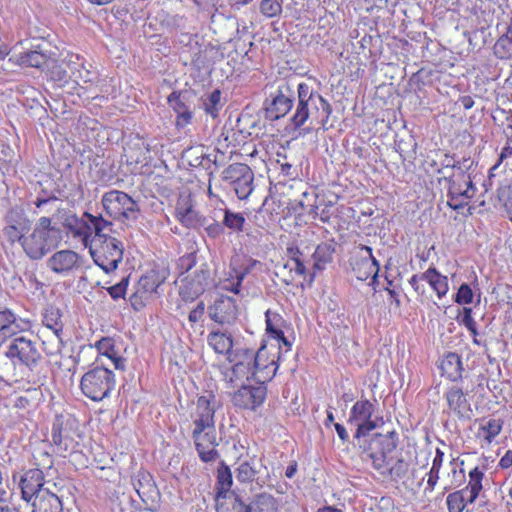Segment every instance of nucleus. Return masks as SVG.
<instances>
[{
	"mask_svg": "<svg viewBox=\"0 0 512 512\" xmlns=\"http://www.w3.org/2000/svg\"><path fill=\"white\" fill-rule=\"evenodd\" d=\"M66 235L79 240L89 249L94 263L105 273L118 268L123 260L124 245L112 235L110 226H65Z\"/></svg>",
	"mask_w": 512,
	"mask_h": 512,
	"instance_id": "nucleus-1",
	"label": "nucleus"
},
{
	"mask_svg": "<svg viewBox=\"0 0 512 512\" xmlns=\"http://www.w3.org/2000/svg\"><path fill=\"white\" fill-rule=\"evenodd\" d=\"M296 105L290 118V125L299 135L310 133L315 128L327 130L332 113L331 104L308 83L301 82L296 87Z\"/></svg>",
	"mask_w": 512,
	"mask_h": 512,
	"instance_id": "nucleus-2",
	"label": "nucleus"
},
{
	"mask_svg": "<svg viewBox=\"0 0 512 512\" xmlns=\"http://www.w3.org/2000/svg\"><path fill=\"white\" fill-rule=\"evenodd\" d=\"M217 401L214 395H202L197 398L195 412L192 414L194 429L192 439L200 460L212 463L220 458L216 449L219 445L215 429Z\"/></svg>",
	"mask_w": 512,
	"mask_h": 512,
	"instance_id": "nucleus-3",
	"label": "nucleus"
},
{
	"mask_svg": "<svg viewBox=\"0 0 512 512\" xmlns=\"http://www.w3.org/2000/svg\"><path fill=\"white\" fill-rule=\"evenodd\" d=\"M266 354V345H262L257 352L249 348H237L228 356L233 363L232 373L237 379L246 378L268 382L273 379L277 372L274 358L270 363H263Z\"/></svg>",
	"mask_w": 512,
	"mask_h": 512,
	"instance_id": "nucleus-4",
	"label": "nucleus"
},
{
	"mask_svg": "<svg viewBox=\"0 0 512 512\" xmlns=\"http://www.w3.org/2000/svg\"><path fill=\"white\" fill-rule=\"evenodd\" d=\"M362 454L371 461L372 467L377 471L385 469L394 460L399 445V434L395 431L387 433H374L357 440Z\"/></svg>",
	"mask_w": 512,
	"mask_h": 512,
	"instance_id": "nucleus-5",
	"label": "nucleus"
},
{
	"mask_svg": "<svg viewBox=\"0 0 512 512\" xmlns=\"http://www.w3.org/2000/svg\"><path fill=\"white\" fill-rule=\"evenodd\" d=\"M62 241L56 226H23L22 247L32 260H40Z\"/></svg>",
	"mask_w": 512,
	"mask_h": 512,
	"instance_id": "nucleus-6",
	"label": "nucleus"
},
{
	"mask_svg": "<svg viewBox=\"0 0 512 512\" xmlns=\"http://www.w3.org/2000/svg\"><path fill=\"white\" fill-rule=\"evenodd\" d=\"M115 387L114 372L99 364L84 373L80 380L82 394L94 402L110 397Z\"/></svg>",
	"mask_w": 512,
	"mask_h": 512,
	"instance_id": "nucleus-7",
	"label": "nucleus"
},
{
	"mask_svg": "<svg viewBox=\"0 0 512 512\" xmlns=\"http://www.w3.org/2000/svg\"><path fill=\"white\" fill-rule=\"evenodd\" d=\"M5 356L12 363L24 365L30 371H34L43 360L37 342L30 337L18 334L12 337Z\"/></svg>",
	"mask_w": 512,
	"mask_h": 512,
	"instance_id": "nucleus-8",
	"label": "nucleus"
},
{
	"mask_svg": "<svg viewBox=\"0 0 512 512\" xmlns=\"http://www.w3.org/2000/svg\"><path fill=\"white\" fill-rule=\"evenodd\" d=\"M106 213L115 221H137L139 207L127 193L119 190L106 192L102 197Z\"/></svg>",
	"mask_w": 512,
	"mask_h": 512,
	"instance_id": "nucleus-9",
	"label": "nucleus"
},
{
	"mask_svg": "<svg viewBox=\"0 0 512 512\" xmlns=\"http://www.w3.org/2000/svg\"><path fill=\"white\" fill-rule=\"evenodd\" d=\"M295 95L296 90L291 87L289 82H281L263 103L265 119L276 121L286 116L293 108Z\"/></svg>",
	"mask_w": 512,
	"mask_h": 512,
	"instance_id": "nucleus-10",
	"label": "nucleus"
},
{
	"mask_svg": "<svg viewBox=\"0 0 512 512\" xmlns=\"http://www.w3.org/2000/svg\"><path fill=\"white\" fill-rule=\"evenodd\" d=\"M86 259L71 249H62L53 253L47 260V268L60 277H69L85 268Z\"/></svg>",
	"mask_w": 512,
	"mask_h": 512,
	"instance_id": "nucleus-11",
	"label": "nucleus"
},
{
	"mask_svg": "<svg viewBox=\"0 0 512 512\" xmlns=\"http://www.w3.org/2000/svg\"><path fill=\"white\" fill-rule=\"evenodd\" d=\"M164 282L160 273L151 269L140 277L135 285V291L129 298L130 305L135 311L142 310L147 302L157 293L158 287Z\"/></svg>",
	"mask_w": 512,
	"mask_h": 512,
	"instance_id": "nucleus-12",
	"label": "nucleus"
},
{
	"mask_svg": "<svg viewBox=\"0 0 512 512\" xmlns=\"http://www.w3.org/2000/svg\"><path fill=\"white\" fill-rule=\"evenodd\" d=\"M375 405L368 399H361L354 403L350 410L348 423L357 426L354 438L360 440L376 429L377 424L372 419Z\"/></svg>",
	"mask_w": 512,
	"mask_h": 512,
	"instance_id": "nucleus-13",
	"label": "nucleus"
},
{
	"mask_svg": "<svg viewBox=\"0 0 512 512\" xmlns=\"http://www.w3.org/2000/svg\"><path fill=\"white\" fill-rule=\"evenodd\" d=\"M68 491L64 479L57 480V488L40 491L29 503L32 512H63V498Z\"/></svg>",
	"mask_w": 512,
	"mask_h": 512,
	"instance_id": "nucleus-14",
	"label": "nucleus"
},
{
	"mask_svg": "<svg viewBox=\"0 0 512 512\" xmlns=\"http://www.w3.org/2000/svg\"><path fill=\"white\" fill-rule=\"evenodd\" d=\"M196 94L191 89L173 91L167 98L170 107L177 114L176 125L184 128L191 123L195 108Z\"/></svg>",
	"mask_w": 512,
	"mask_h": 512,
	"instance_id": "nucleus-15",
	"label": "nucleus"
},
{
	"mask_svg": "<svg viewBox=\"0 0 512 512\" xmlns=\"http://www.w3.org/2000/svg\"><path fill=\"white\" fill-rule=\"evenodd\" d=\"M22 499L30 502L40 491L57 488V481L45 480L40 468H32L25 471L19 480Z\"/></svg>",
	"mask_w": 512,
	"mask_h": 512,
	"instance_id": "nucleus-16",
	"label": "nucleus"
},
{
	"mask_svg": "<svg viewBox=\"0 0 512 512\" xmlns=\"http://www.w3.org/2000/svg\"><path fill=\"white\" fill-rule=\"evenodd\" d=\"M446 401L447 409L443 413L454 415L460 421H468L473 416L471 403L467 398V393L458 386H451L446 389L443 395Z\"/></svg>",
	"mask_w": 512,
	"mask_h": 512,
	"instance_id": "nucleus-17",
	"label": "nucleus"
},
{
	"mask_svg": "<svg viewBox=\"0 0 512 512\" xmlns=\"http://www.w3.org/2000/svg\"><path fill=\"white\" fill-rule=\"evenodd\" d=\"M350 265L358 280L365 281L372 277V283H375L379 272V262L372 254V248L361 246L359 251L351 258Z\"/></svg>",
	"mask_w": 512,
	"mask_h": 512,
	"instance_id": "nucleus-18",
	"label": "nucleus"
},
{
	"mask_svg": "<svg viewBox=\"0 0 512 512\" xmlns=\"http://www.w3.org/2000/svg\"><path fill=\"white\" fill-rule=\"evenodd\" d=\"M266 382L256 381V385H243L233 395L232 402L236 407L256 410L266 399Z\"/></svg>",
	"mask_w": 512,
	"mask_h": 512,
	"instance_id": "nucleus-19",
	"label": "nucleus"
},
{
	"mask_svg": "<svg viewBox=\"0 0 512 512\" xmlns=\"http://www.w3.org/2000/svg\"><path fill=\"white\" fill-rule=\"evenodd\" d=\"M210 319L220 325H232L238 317L236 299L226 295H220L212 305L208 307Z\"/></svg>",
	"mask_w": 512,
	"mask_h": 512,
	"instance_id": "nucleus-20",
	"label": "nucleus"
},
{
	"mask_svg": "<svg viewBox=\"0 0 512 512\" xmlns=\"http://www.w3.org/2000/svg\"><path fill=\"white\" fill-rule=\"evenodd\" d=\"M132 485L146 505H154L159 499V490L152 475L146 470H139L132 476Z\"/></svg>",
	"mask_w": 512,
	"mask_h": 512,
	"instance_id": "nucleus-21",
	"label": "nucleus"
},
{
	"mask_svg": "<svg viewBox=\"0 0 512 512\" xmlns=\"http://www.w3.org/2000/svg\"><path fill=\"white\" fill-rule=\"evenodd\" d=\"M46 43L33 45L31 49L11 57L10 61L24 67L43 68L50 60V53Z\"/></svg>",
	"mask_w": 512,
	"mask_h": 512,
	"instance_id": "nucleus-22",
	"label": "nucleus"
},
{
	"mask_svg": "<svg viewBox=\"0 0 512 512\" xmlns=\"http://www.w3.org/2000/svg\"><path fill=\"white\" fill-rule=\"evenodd\" d=\"M268 477L267 468L262 464L261 460L251 458L243 461L236 469V479L241 483L256 481L262 485Z\"/></svg>",
	"mask_w": 512,
	"mask_h": 512,
	"instance_id": "nucleus-23",
	"label": "nucleus"
},
{
	"mask_svg": "<svg viewBox=\"0 0 512 512\" xmlns=\"http://www.w3.org/2000/svg\"><path fill=\"white\" fill-rule=\"evenodd\" d=\"M441 374L452 382H459L463 379V362L459 354L455 352L447 353L440 364Z\"/></svg>",
	"mask_w": 512,
	"mask_h": 512,
	"instance_id": "nucleus-24",
	"label": "nucleus"
},
{
	"mask_svg": "<svg viewBox=\"0 0 512 512\" xmlns=\"http://www.w3.org/2000/svg\"><path fill=\"white\" fill-rule=\"evenodd\" d=\"M175 214L177 219L183 224L198 223L201 221L199 213L195 210L190 195L180 196L177 201Z\"/></svg>",
	"mask_w": 512,
	"mask_h": 512,
	"instance_id": "nucleus-25",
	"label": "nucleus"
},
{
	"mask_svg": "<svg viewBox=\"0 0 512 512\" xmlns=\"http://www.w3.org/2000/svg\"><path fill=\"white\" fill-rule=\"evenodd\" d=\"M336 243L332 240L331 242H325L319 244L313 255V269L315 271H322L326 265L333 261V254L335 253Z\"/></svg>",
	"mask_w": 512,
	"mask_h": 512,
	"instance_id": "nucleus-26",
	"label": "nucleus"
},
{
	"mask_svg": "<svg viewBox=\"0 0 512 512\" xmlns=\"http://www.w3.org/2000/svg\"><path fill=\"white\" fill-rule=\"evenodd\" d=\"M409 470V463L405 460L401 452L394 455V460L388 464L385 469L377 470L382 476L389 477L391 480L398 481L404 478Z\"/></svg>",
	"mask_w": 512,
	"mask_h": 512,
	"instance_id": "nucleus-27",
	"label": "nucleus"
},
{
	"mask_svg": "<svg viewBox=\"0 0 512 512\" xmlns=\"http://www.w3.org/2000/svg\"><path fill=\"white\" fill-rule=\"evenodd\" d=\"M216 510L217 512H250L249 504H246L235 492L216 499Z\"/></svg>",
	"mask_w": 512,
	"mask_h": 512,
	"instance_id": "nucleus-28",
	"label": "nucleus"
},
{
	"mask_svg": "<svg viewBox=\"0 0 512 512\" xmlns=\"http://www.w3.org/2000/svg\"><path fill=\"white\" fill-rule=\"evenodd\" d=\"M208 345L218 354L232 353L233 340L231 335H228L219 330L211 331L207 336Z\"/></svg>",
	"mask_w": 512,
	"mask_h": 512,
	"instance_id": "nucleus-29",
	"label": "nucleus"
},
{
	"mask_svg": "<svg viewBox=\"0 0 512 512\" xmlns=\"http://www.w3.org/2000/svg\"><path fill=\"white\" fill-rule=\"evenodd\" d=\"M61 317L62 314L59 308L49 306L43 313L42 323L55 334L59 341L62 342L60 337L61 333L63 332V323L61 321Z\"/></svg>",
	"mask_w": 512,
	"mask_h": 512,
	"instance_id": "nucleus-30",
	"label": "nucleus"
},
{
	"mask_svg": "<svg viewBox=\"0 0 512 512\" xmlns=\"http://www.w3.org/2000/svg\"><path fill=\"white\" fill-rule=\"evenodd\" d=\"M233 484L232 473L230 468L222 462L217 469L216 481V499L231 494V486Z\"/></svg>",
	"mask_w": 512,
	"mask_h": 512,
	"instance_id": "nucleus-31",
	"label": "nucleus"
},
{
	"mask_svg": "<svg viewBox=\"0 0 512 512\" xmlns=\"http://www.w3.org/2000/svg\"><path fill=\"white\" fill-rule=\"evenodd\" d=\"M51 437L53 444L57 447L58 452H66L70 449L73 439L68 432L63 429V423L59 420L55 421L51 429Z\"/></svg>",
	"mask_w": 512,
	"mask_h": 512,
	"instance_id": "nucleus-32",
	"label": "nucleus"
},
{
	"mask_svg": "<svg viewBox=\"0 0 512 512\" xmlns=\"http://www.w3.org/2000/svg\"><path fill=\"white\" fill-rule=\"evenodd\" d=\"M250 512H277V502L275 498L268 493L257 494L249 503Z\"/></svg>",
	"mask_w": 512,
	"mask_h": 512,
	"instance_id": "nucleus-33",
	"label": "nucleus"
},
{
	"mask_svg": "<svg viewBox=\"0 0 512 512\" xmlns=\"http://www.w3.org/2000/svg\"><path fill=\"white\" fill-rule=\"evenodd\" d=\"M483 477L484 473L479 469V467H474L469 472V483L464 489H467L468 501L470 503H473L479 496V493L482 490Z\"/></svg>",
	"mask_w": 512,
	"mask_h": 512,
	"instance_id": "nucleus-34",
	"label": "nucleus"
},
{
	"mask_svg": "<svg viewBox=\"0 0 512 512\" xmlns=\"http://www.w3.org/2000/svg\"><path fill=\"white\" fill-rule=\"evenodd\" d=\"M67 64L68 63H55L49 69V77L58 87H64L72 78V73L68 66H66Z\"/></svg>",
	"mask_w": 512,
	"mask_h": 512,
	"instance_id": "nucleus-35",
	"label": "nucleus"
},
{
	"mask_svg": "<svg viewBox=\"0 0 512 512\" xmlns=\"http://www.w3.org/2000/svg\"><path fill=\"white\" fill-rule=\"evenodd\" d=\"M417 142L413 136L408 135L395 141V150L403 160L414 159L416 156Z\"/></svg>",
	"mask_w": 512,
	"mask_h": 512,
	"instance_id": "nucleus-36",
	"label": "nucleus"
},
{
	"mask_svg": "<svg viewBox=\"0 0 512 512\" xmlns=\"http://www.w3.org/2000/svg\"><path fill=\"white\" fill-rule=\"evenodd\" d=\"M502 427L503 421L501 419H489L485 424L481 425L478 435L483 437L487 444H491L502 431Z\"/></svg>",
	"mask_w": 512,
	"mask_h": 512,
	"instance_id": "nucleus-37",
	"label": "nucleus"
},
{
	"mask_svg": "<svg viewBox=\"0 0 512 512\" xmlns=\"http://www.w3.org/2000/svg\"><path fill=\"white\" fill-rule=\"evenodd\" d=\"M266 318V331L270 337L275 340H280L283 337V331L281 329V324L283 323V318L281 315L275 312H271L267 310L265 313Z\"/></svg>",
	"mask_w": 512,
	"mask_h": 512,
	"instance_id": "nucleus-38",
	"label": "nucleus"
},
{
	"mask_svg": "<svg viewBox=\"0 0 512 512\" xmlns=\"http://www.w3.org/2000/svg\"><path fill=\"white\" fill-rule=\"evenodd\" d=\"M253 180L254 174L250 171L244 177L232 184L229 189L233 190L239 199H246L253 191Z\"/></svg>",
	"mask_w": 512,
	"mask_h": 512,
	"instance_id": "nucleus-39",
	"label": "nucleus"
},
{
	"mask_svg": "<svg viewBox=\"0 0 512 512\" xmlns=\"http://www.w3.org/2000/svg\"><path fill=\"white\" fill-rule=\"evenodd\" d=\"M250 171L252 170L247 164L233 163L223 171V180L228 182L229 186H231Z\"/></svg>",
	"mask_w": 512,
	"mask_h": 512,
	"instance_id": "nucleus-40",
	"label": "nucleus"
},
{
	"mask_svg": "<svg viewBox=\"0 0 512 512\" xmlns=\"http://www.w3.org/2000/svg\"><path fill=\"white\" fill-rule=\"evenodd\" d=\"M446 503L449 512H463L468 501L467 489H461L450 493L447 496Z\"/></svg>",
	"mask_w": 512,
	"mask_h": 512,
	"instance_id": "nucleus-41",
	"label": "nucleus"
},
{
	"mask_svg": "<svg viewBox=\"0 0 512 512\" xmlns=\"http://www.w3.org/2000/svg\"><path fill=\"white\" fill-rule=\"evenodd\" d=\"M205 288L201 280L195 282V280L188 281L182 285L179 291V295L185 302H192L198 296L204 292Z\"/></svg>",
	"mask_w": 512,
	"mask_h": 512,
	"instance_id": "nucleus-42",
	"label": "nucleus"
},
{
	"mask_svg": "<svg viewBox=\"0 0 512 512\" xmlns=\"http://www.w3.org/2000/svg\"><path fill=\"white\" fill-rule=\"evenodd\" d=\"M58 190L48 192L44 189L41 190L36 200L34 201V205L37 209H42L46 206H52V209L57 212H62L60 207L58 206V197L56 193Z\"/></svg>",
	"mask_w": 512,
	"mask_h": 512,
	"instance_id": "nucleus-43",
	"label": "nucleus"
},
{
	"mask_svg": "<svg viewBox=\"0 0 512 512\" xmlns=\"http://www.w3.org/2000/svg\"><path fill=\"white\" fill-rule=\"evenodd\" d=\"M70 72L72 73L71 80L80 85V83H92L94 79V73L86 69L82 64L74 63L73 65L67 64Z\"/></svg>",
	"mask_w": 512,
	"mask_h": 512,
	"instance_id": "nucleus-44",
	"label": "nucleus"
},
{
	"mask_svg": "<svg viewBox=\"0 0 512 512\" xmlns=\"http://www.w3.org/2000/svg\"><path fill=\"white\" fill-rule=\"evenodd\" d=\"M283 0H261L259 11L266 18H278L283 11Z\"/></svg>",
	"mask_w": 512,
	"mask_h": 512,
	"instance_id": "nucleus-45",
	"label": "nucleus"
},
{
	"mask_svg": "<svg viewBox=\"0 0 512 512\" xmlns=\"http://www.w3.org/2000/svg\"><path fill=\"white\" fill-rule=\"evenodd\" d=\"M204 110L207 114L213 118L218 116L219 110L221 109V91L215 89L203 100Z\"/></svg>",
	"mask_w": 512,
	"mask_h": 512,
	"instance_id": "nucleus-46",
	"label": "nucleus"
},
{
	"mask_svg": "<svg viewBox=\"0 0 512 512\" xmlns=\"http://www.w3.org/2000/svg\"><path fill=\"white\" fill-rule=\"evenodd\" d=\"M439 184L445 182L448 184V195L464 196L467 198V190H464L463 181L460 182L454 178L453 174L438 178Z\"/></svg>",
	"mask_w": 512,
	"mask_h": 512,
	"instance_id": "nucleus-47",
	"label": "nucleus"
},
{
	"mask_svg": "<svg viewBox=\"0 0 512 512\" xmlns=\"http://www.w3.org/2000/svg\"><path fill=\"white\" fill-rule=\"evenodd\" d=\"M494 53L501 59L509 58L512 53V39L507 35L500 37L494 45Z\"/></svg>",
	"mask_w": 512,
	"mask_h": 512,
	"instance_id": "nucleus-48",
	"label": "nucleus"
},
{
	"mask_svg": "<svg viewBox=\"0 0 512 512\" xmlns=\"http://www.w3.org/2000/svg\"><path fill=\"white\" fill-rule=\"evenodd\" d=\"M129 285V276L122 278L120 282L106 288V291L115 301L124 299Z\"/></svg>",
	"mask_w": 512,
	"mask_h": 512,
	"instance_id": "nucleus-49",
	"label": "nucleus"
},
{
	"mask_svg": "<svg viewBox=\"0 0 512 512\" xmlns=\"http://www.w3.org/2000/svg\"><path fill=\"white\" fill-rule=\"evenodd\" d=\"M95 348L100 355L106 356L109 359L116 354L115 345L112 338L103 337L95 343Z\"/></svg>",
	"mask_w": 512,
	"mask_h": 512,
	"instance_id": "nucleus-50",
	"label": "nucleus"
},
{
	"mask_svg": "<svg viewBox=\"0 0 512 512\" xmlns=\"http://www.w3.org/2000/svg\"><path fill=\"white\" fill-rule=\"evenodd\" d=\"M458 321L468 329L472 336H478L476 322L472 317V308L464 307L462 316Z\"/></svg>",
	"mask_w": 512,
	"mask_h": 512,
	"instance_id": "nucleus-51",
	"label": "nucleus"
},
{
	"mask_svg": "<svg viewBox=\"0 0 512 512\" xmlns=\"http://www.w3.org/2000/svg\"><path fill=\"white\" fill-rule=\"evenodd\" d=\"M196 265V254L188 253L181 256L177 261V270L179 274H185Z\"/></svg>",
	"mask_w": 512,
	"mask_h": 512,
	"instance_id": "nucleus-52",
	"label": "nucleus"
},
{
	"mask_svg": "<svg viewBox=\"0 0 512 512\" xmlns=\"http://www.w3.org/2000/svg\"><path fill=\"white\" fill-rule=\"evenodd\" d=\"M473 301V291L467 283H462L455 295L458 304H470Z\"/></svg>",
	"mask_w": 512,
	"mask_h": 512,
	"instance_id": "nucleus-53",
	"label": "nucleus"
},
{
	"mask_svg": "<svg viewBox=\"0 0 512 512\" xmlns=\"http://www.w3.org/2000/svg\"><path fill=\"white\" fill-rule=\"evenodd\" d=\"M228 215V208L221 202L219 206L211 211L210 218L213 220L212 224H229Z\"/></svg>",
	"mask_w": 512,
	"mask_h": 512,
	"instance_id": "nucleus-54",
	"label": "nucleus"
},
{
	"mask_svg": "<svg viewBox=\"0 0 512 512\" xmlns=\"http://www.w3.org/2000/svg\"><path fill=\"white\" fill-rule=\"evenodd\" d=\"M456 165V169L460 171L459 176L464 178L465 175L474 174V166L477 163L471 157H463Z\"/></svg>",
	"mask_w": 512,
	"mask_h": 512,
	"instance_id": "nucleus-55",
	"label": "nucleus"
},
{
	"mask_svg": "<svg viewBox=\"0 0 512 512\" xmlns=\"http://www.w3.org/2000/svg\"><path fill=\"white\" fill-rule=\"evenodd\" d=\"M430 286L437 293L439 298H442L448 292V279L446 276L441 275L440 273L435 277L434 281Z\"/></svg>",
	"mask_w": 512,
	"mask_h": 512,
	"instance_id": "nucleus-56",
	"label": "nucleus"
},
{
	"mask_svg": "<svg viewBox=\"0 0 512 512\" xmlns=\"http://www.w3.org/2000/svg\"><path fill=\"white\" fill-rule=\"evenodd\" d=\"M20 227L21 229L19 230L18 226H3V235L10 243L19 241L22 244L23 226Z\"/></svg>",
	"mask_w": 512,
	"mask_h": 512,
	"instance_id": "nucleus-57",
	"label": "nucleus"
},
{
	"mask_svg": "<svg viewBox=\"0 0 512 512\" xmlns=\"http://www.w3.org/2000/svg\"><path fill=\"white\" fill-rule=\"evenodd\" d=\"M39 212L43 213L44 215L39 218L38 224H51L52 221L59 219L56 218L55 216L61 213L54 211L52 209V206H46L42 209H39Z\"/></svg>",
	"mask_w": 512,
	"mask_h": 512,
	"instance_id": "nucleus-58",
	"label": "nucleus"
},
{
	"mask_svg": "<svg viewBox=\"0 0 512 512\" xmlns=\"http://www.w3.org/2000/svg\"><path fill=\"white\" fill-rule=\"evenodd\" d=\"M37 461V468H40L42 471L44 469H51L53 465L52 456L45 451H39V456H34Z\"/></svg>",
	"mask_w": 512,
	"mask_h": 512,
	"instance_id": "nucleus-59",
	"label": "nucleus"
},
{
	"mask_svg": "<svg viewBox=\"0 0 512 512\" xmlns=\"http://www.w3.org/2000/svg\"><path fill=\"white\" fill-rule=\"evenodd\" d=\"M457 161L458 160L455 159V155H450L449 153H445L444 158L441 161V167L436 169V173L441 174V173H444L445 170L456 169Z\"/></svg>",
	"mask_w": 512,
	"mask_h": 512,
	"instance_id": "nucleus-60",
	"label": "nucleus"
},
{
	"mask_svg": "<svg viewBox=\"0 0 512 512\" xmlns=\"http://www.w3.org/2000/svg\"><path fill=\"white\" fill-rule=\"evenodd\" d=\"M440 469L431 467L427 476V486L425 487V492H432L439 480Z\"/></svg>",
	"mask_w": 512,
	"mask_h": 512,
	"instance_id": "nucleus-61",
	"label": "nucleus"
},
{
	"mask_svg": "<svg viewBox=\"0 0 512 512\" xmlns=\"http://www.w3.org/2000/svg\"><path fill=\"white\" fill-rule=\"evenodd\" d=\"M476 174H470L465 175L464 178H462L463 184H464V190H467V198L471 199L474 197L476 193V188L474 186V180L476 179Z\"/></svg>",
	"mask_w": 512,
	"mask_h": 512,
	"instance_id": "nucleus-62",
	"label": "nucleus"
},
{
	"mask_svg": "<svg viewBox=\"0 0 512 512\" xmlns=\"http://www.w3.org/2000/svg\"><path fill=\"white\" fill-rule=\"evenodd\" d=\"M205 304L203 301H200L196 307L190 311L189 313V316H188V320L191 322V323H197L198 321H200L205 313Z\"/></svg>",
	"mask_w": 512,
	"mask_h": 512,
	"instance_id": "nucleus-63",
	"label": "nucleus"
},
{
	"mask_svg": "<svg viewBox=\"0 0 512 512\" xmlns=\"http://www.w3.org/2000/svg\"><path fill=\"white\" fill-rule=\"evenodd\" d=\"M258 265H261L259 261L249 258L239 269L235 270V273L243 274V278H245Z\"/></svg>",
	"mask_w": 512,
	"mask_h": 512,
	"instance_id": "nucleus-64",
	"label": "nucleus"
}]
</instances>
